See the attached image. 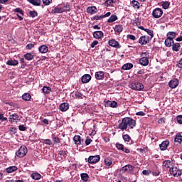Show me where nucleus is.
Listing matches in <instances>:
<instances>
[{
  "mask_svg": "<svg viewBox=\"0 0 182 182\" xmlns=\"http://www.w3.org/2000/svg\"><path fill=\"white\" fill-rule=\"evenodd\" d=\"M31 178H33V180H39L41 179V175L39 174V173H33L31 174Z\"/></svg>",
  "mask_w": 182,
  "mask_h": 182,
  "instance_id": "nucleus-41",
  "label": "nucleus"
},
{
  "mask_svg": "<svg viewBox=\"0 0 182 182\" xmlns=\"http://www.w3.org/2000/svg\"><path fill=\"white\" fill-rule=\"evenodd\" d=\"M63 13V12H69L70 11V6L66 4L64 6H62Z\"/></svg>",
  "mask_w": 182,
  "mask_h": 182,
  "instance_id": "nucleus-44",
  "label": "nucleus"
},
{
  "mask_svg": "<svg viewBox=\"0 0 182 182\" xmlns=\"http://www.w3.org/2000/svg\"><path fill=\"white\" fill-rule=\"evenodd\" d=\"M51 2H52V0H43V5H46V6H48V5H50Z\"/></svg>",
  "mask_w": 182,
  "mask_h": 182,
  "instance_id": "nucleus-55",
  "label": "nucleus"
},
{
  "mask_svg": "<svg viewBox=\"0 0 182 182\" xmlns=\"http://www.w3.org/2000/svg\"><path fill=\"white\" fill-rule=\"evenodd\" d=\"M19 63L17 60H9L6 62V65H9V66H17Z\"/></svg>",
  "mask_w": 182,
  "mask_h": 182,
  "instance_id": "nucleus-32",
  "label": "nucleus"
},
{
  "mask_svg": "<svg viewBox=\"0 0 182 182\" xmlns=\"http://www.w3.org/2000/svg\"><path fill=\"white\" fill-rule=\"evenodd\" d=\"M110 107H117V102L116 101H111V103H110Z\"/></svg>",
  "mask_w": 182,
  "mask_h": 182,
  "instance_id": "nucleus-53",
  "label": "nucleus"
},
{
  "mask_svg": "<svg viewBox=\"0 0 182 182\" xmlns=\"http://www.w3.org/2000/svg\"><path fill=\"white\" fill-rule=\"evenodd\" d=\"M169 173L173 177H180L181 176V170H180L176 164L169 169Z\"/></svg>",
  "mask_w": 182,
  "mask_h": 182,
  "instance_id": "nucleus-2",
  "label": "nucleus"
},
{
  "mask_svg": "<svg viewBox=\"0 0 182 182\" xmlns=\"http://www.w3.org/2000/svg\"><path fill=\"white\" fill-rule=\"evenodd\" d=\"M100 19H103V15H102V16H94L91 18V21H100Z\"/></svg>",
  "mask_w": 182,
  "mask_h": 182,
  "instance_id": "nucleus-47",
  "label": "nucleus"
},
{
  "mask_svg": "<svg viewBox=\"0 0 182 182\" xmlns=\"http://www.w3.org/2000/svg\"><path fill=\"white\" fill-rule=\"evenodd\" d=\"M117 19H118L117 16L113 14L107 20V22H108V23H112L113 22H115V21H117Z\"/></svg>",
  "mask_w": 182,
  "mask_h": 182,
  "instance_id": "nucleus-35",
  "label": "nucleus"
},
{
  "mask_svg": "<svg viewBox=\"0 0 182 182\" xmlns=\"http://www.w3.org/2000/svg\"><path fill=\"white\" fill-rule=\"evenodd\" d=\"M139 63L141 66H149V58L141 57V58L139 59Z\"/></svg>",
  "mask_w": 182,
  "mask_h": 182,
  "instance_id": "nucleus-17",
  "label": "nucleus"
},
{
  "mask_svg": "<svg viewBox=\"0 0 182 182\" xmlns=\"http://www.w3.org/2000/svg\"><path fill=\"white\" fill-rule=\"evenodd\" d=\"M162 16H163V10L161 9L156 8L153 10L152 16H154V18H155L156 19L159 18H161Z\"/></svg>",
  "mask_w": 182,
  "mask_h": 182,
  "instance_id": "nucleus-6",
  "label": "nucleus"
},
{
  "mask_svg": "<svg viewBox=\"0 0 182 182\" xmlns=\"http://www.w3.org/2000/svg\"><path fill=\"white\" fill-rule=\"evenodd\" d=\"M87 14H90V15H95V14H97V8L95 6L87 7Z\"/></svg>",
  "mask_w": 182,
  "mask_h": 182,
  "instance_id": "nucleus-14",
  "label": "nucleus"
},
{
  "mask_svg": "<svg viewBox=\"0 0 182 182\" xmlns=\"http://www.w3.org/2000/svg\"><path fill=\"white\" fill-rule=\"evenodd\" d=\"M34 56L31 53H27L24 55V59H26V60H32Z\"/></svg>",
  "mask_w": 182,
  "mask_h": 182,
  "instance_id": "nucleus-37",
  "label": "nucleus"
},
{
  "mask_svg": "<svg viewBox=\"0 0 182 182\" xmlns=\"http://www.w3.org/2000/svg\"><path fill=\"white\" fill-rule=\"evenodd\" d=\"M29 15H30L31 18H35V17L38 16V11H31L29 12Z\"/></svg>",
  "mask_w": 182,
  "mask_h": 182,
  "instance_id": "nucleus-48",
  "label": "nucleus"
},
{
  "mask_svg": "<svg viewBox=\"0 0 182 182\" xmlns=\"http://www.w3.org/2000/svg\"><path fill=\"white\" fill-rule=\"evenodd\" d=\"M52 14H63L62 6L58 5L52 10Z\"/></svg>",
  "mask_w": 182,
  "mask_h": 182,
  "instance_id": "nucleus-23",
  "label": "nucleus"
},
{
  "mask_svg": "<svg viewBox=\"0 0 182 182\" xmlns=\"http://www.w3.org/2000/svg\"><path fill=\"white\" fill-rule=\"evenodd\" d=\"M60 110L61 112H66L67 110H69V103L63 102V103L60 104Z\"/></svg>",
  "mask_w": 182,
  "mask_h": 182,
  "instance_id": "nucleus-20",
  "label": "nucleus"
},
{
  "mask_svg": "<svg viewBox=\"0 0 182 182\" xmlns=\"http://www.w3.org/2000/svg\"><path fill=\"white\" fill-rule=\"evenodd\" d=\"M108 45H109V46H112V48H120V43H119L115 39L109 40L108 41Z\"/></svg>",
  "mask_w": 182,
  "mask_h": 182,
  "instance_id": "nucleus-13",
  "label": "nucleus"
},
{
  "mask_svg": "<svg viewBox=\"0 0 182 182\" xmlns=\"http://www.w3.org/2000/svg\"><path fill=\"white\" fill-rule=\"evenodd\" d=\"M42 90L46 95H49V93L52 92V88H50V87L44 86Z\"/></svg>",
  "mask_w": 182,
  "mask_h": 182,
  "instance_id": "nucleus-38",
  "label": "nucleus"
},
{
  "mask_svg": "<svg viewBox=\"0 0 182 182\" xmlns=\"http://www.w3.org/2000/svg\"><path fill=\"white\" fill-rule=\"evenodd\" d=\"M112 4H114V0H107V1H105L104 5L105 6H112Z\"/></svg>",
  "mask_w": 182,
  "mask_h": 182,
  "instance_id": "nucleus-46",
  "label": "nucleus"
},
{
  "mask_svg": "<svg viewBox=\"0 0 182 182\" xmlns=\"http://www.w3.org/2000/svg\"><path fill=\"white\" fill-rule=\"evenodd\" d=\"M114 31L117 33H122V32H123V26L122 25H116L114 28Z\"/></svg>",
  "mask_w": 182,
  "mask_h": 182,
  "instance_id": "nucleus-29",
  "label": "nucleus"
},
{
  "mask_svg": "<svg viewBox=\"0 0 182 182\" xmlns=\"http://www.w3.org/2000/svg\"><path fill=\"white\" fill-rule=\"evenodd\" d=\"M10 131L11 132V133H14V134H15V133H16V127H11Z\"/></svg>",
  "mask_w": 182,
  "mask_h": 182,
  "instance_id": "nucleus-63",
  "label": "nucleus"
},
{
  "mask_svg": "<svg viewBox=\"0 0 182 182\" xmlns=\"http://www.w3.org/2000/svg\"><path fill=\"white\" fill-rule=\"evenodd\" d=\"M122 69L123 70H130V69H133V64L132 63H127L122 65Z\"/></svg>",
  "mask_w": 182,
  "mask_h": 182,
  "instance_id": "nucleus-27",
  "label": "nucleus"
},
{
  "mask_svg": "<svg viewBox=\"0 0 182 182\" xmlns=\"http://www.w3.org/2000/svg\"><path fill=\"white\" fill-rule=\"evenodd\" d=\"M178 80L177 78H173L171 80L168 82V86L171 89H176L178 86Z\"/></svg>",
  "mask_w": 182,
  "mask_h": 182,
  "instance_id": "nucleus-11",
  "label": "nucleus"
},
{
  "mask_svg": "<svg viewBox=\"0 0 182 182\" xmlns=\"http://www.w3.org/2000/svg\"><path fill=\"white\" fill-rule=\"evenodd\" d=\"M122 151H124V153H127L129 154L130 153V149H127V148H123Z\"/></svg>",
  "mask_w": 182,
  "mask_h": 182,
  "instance_id": "nucleus-64",
  "label": "nucleus"
},
{
  "mask_svg": "<svg viewBox=\"0 0 182 182\" xmlns=\"http://www.w3.org/2000/svg\"><path fill=\"white\" fill-rule=\"evenodd\" d=\"M92 80V76L89 74L84 75L81 78V82L83 83H89Z\"/></svg>",
  "mask_w": 182,
  "mask_h": 182,
  "instance_id": "nucleus-15",
  "label": "nucleus"
},
{
  "mask_svg": "<svg viewBox=\"0 0 182 182\" xmlns=\"http://www.w3.org/2000/svg\"><path fill=\"white\" fill-rule=\"evenodd\" d=\"M174 43V40H171L167 37V38L165 40L164 44L165 46L167 48L171 47V44L173 45Z\"/></svg>",
  "mask_w": 182,
  "mask_h": 182,
  "instance_id": "nucleus-31",
  "label": "nucleus"
},
{
  "mask_svg": "<svg viewBox=\"0 0 182 182\" xmlns=\"http://www.w3.org/2000/svg\"><path fill=\"white\" fill-rule=\"evenodd\" d=\"M169 7H170V2L168 1L162 2V8L164 9H168Z\"/></svg>",
  "mask_w": 182,
  "mask_h": 182,
  "instance_id": "nucleus-42",
  "label": "nucleus"
},
{
  "mask_svg": "<svg viewBox=\"0 0 182 182\" xmlns=\"http://www.w3.org/2000/svg\"><path fill=\"white\" fill-rule=\"evenodd\" d=\"M159 124H164L166 123V119L164 118H161L159 121H158Z\"/></svg>",
  "mask_w": 182,
  "mask_h": 182,
  "instance_id": "nucleus-59",
  "label": "nucleus"
},
{
  "mask_svg": "<svg viewBox=\"0 0 182 182\" xmlns=\"http://www.w3.org/2000/svg\"><path fill=\"white\" fill-rule=\"evenodd\" d=\"M139 80L143 81V80H146V79L147 78V75H138L137 76Z\"/></svg>",
  "mask_w": 182,
  "mask_h": 182,
  "instance_id": "nucleus-51",
  "label": "nucleus"
},
{
  "mask_svg": "<svg viewBox=\"0 0 182 182\" xmlns=\"http://www.w3.org/2000/svg\"><path fill=\"white\" fill-rule=\"evenodd\" d=\"M176 164L171 160H165L163 161V166L165 168H169V170L175 165Z\"/></svg>",
  "mask_w": 182,
  "mask_h": 182,
  "instance_id": "nucleus-9",
  "label": "nucleus"
},
{
  "mask_svg": "<svg viewBox=\"0 0 182 182\" xmlns=\"http://www.w3.org/2000/svg\"><path fill=\"white\" fill-rule=\"evenodd\" d=\"M176 122L179 124H182V115H178L176 117Z\"/></svg>",
  "mask_w": 182,
  "mask_h": 182,
  "instance_id": "nucleus-50",
  "label": "nucleus"
},
{
  "mask_svg": "<svg viewBox=\"0 0 182 182\" xmlns=\"http://www.w3.org/2000/svg\"><path fill=\"white\" fill-rule=\"evenodd\" d=\"M116 147H117V150H123L124 146L120 143H117Z\"/></svg>",
  "mask_w": 182,
  "mask_h": 182,
  "instance_id": "nucleus-49",
  "label": "nucleus"
},
{
  "mask_svg": "<svg viewBox=\"0 0 182 182\" xmlns=\"http://www.w3.org/2000/svg\"><path fill=\"white\" fill-rule=\"evenodd\" d=\"M81 137L79 135H75L73 138V140L75 141V144H81V141H80Z\"/></svg>",
  "mask_w": 182,
  "mask_h": 182,
  "instance_id": "nucleus-39",
  "label": "nucleus"
},
{
  "mask_svg": "<svg viewBox=\"0 0 182 182\" xmlns=\"http://www.w3.org/2000/svg\"><path fill=\"white\" fill-rule=\"evenodd\" d=\"M122 171H124V173H132V171H134V166L132 165H125L122 168Z\"/></svg>",
  "mask_w": 182,
  "mask_h": 182,
  "instance_id": "nucleus-10",
  "label": "nucleus"
},
{
  "mask_svg": "<svg viewBox=\"0 0 182 182\" xmlns=\"http://www.w3.org/2000/svg\"><path fill=\"white\" fill-rule=\"evenodd\" d=\"M67 154H68V151H66L65 150H62V151H58L55 154V158L57 159V160L58 161H60L61 160H63V159H66Z\"/></svg>",
  "mask_w": 182,
  "mask_h": 182,
  "instance_id": "nucleus-7",
  "label": "nucleus"
},
{
  "mask_svg": "<svg viewBox=\"0 0 182 182\" xmlns=\"http://www.w3.org/2000/svg\"><path fill=\"white\" fill-rule=\"evenodd\" d=\"M129 87L132 90H143L144 89V85L141 82H132L129 85Z\"/></svg>",
  "mask_w": 182,
  "mask_h": 182,
  "instance_id": "nucleus-4",
  "label": "nucleus"
},
{
  "mask_svg": "<svg viewBox=\"0 0 182 182\" xmlns=\"http://www.w3.org/2000/svg\"><path fill=\"white\" fill-rule=\"evenodd\" d=\"M28 153V148H26L25 146H21L19 149L16 152V155L17 157H25L26 156V154Z\"/></svg>",
  "mask_w": 182,
  "mask_h": 182,
  "instance_id": "nucleus-3",
  "label": "nucleus"
},
{
  "mask_svg": "<svg viewBox=\"0 0 182 182\" xmlns=\"http://www.w3.org/2000/svg\"><path fill=\"white\" fill-rule=\"evenodd\" d=\"M100 161V156L97 155V156H90L88 158V163L90 164H93L95 163H99Z\"/></svg>",
  "mask_w": 182,
  "mask_h": 182,
  "instance_id": "nucleus-8",
  "label": "nucleus"
},
{
  "mask_svg": "<svg viewBox=\"0 0 182 182\" xmlns=\"http://www.w3.org/2000/svg\"><path fill=\"white\" fill-rule=\"evenodd\" d=\"M95 79H97V80H103V79H105V73L103 71L96 72Z\"/></svg>",
  "mask_w": 182,
  "mask_h": 182,
  "instance_id": "nucleus-16",
  "label": "nucleus"
},
{
  "mask_svg": "<svg viewBox=\"0 0 182 182\" xmlns=\"http://www.w3.org/2000/svg\"><path fill=\"white\" fill-rule=\"evenodd\" d=\"M105 163L107 167H110L113 164V159L112 158H107L105 159Z\"/></svg>",
  "mask_w": 182,
  "mask_h": 182,
  "instance_id": "nucleus-36",
  "label": "nucleus"
},
{
  "mask_svg": "<svg viewBox=\"0 0 182 182\" xmlns=\"http://www.w3.org/2000/svg\"><path fill=\"white\" fill-rule=\"evenodd\" d=\"M151 41V38L149 36H142L139 39V43L140 45H147Z\"/></svg>",
  "mask_w": 182,
  "mask_h": 182,
  "instance_id": "nucleus-5",
  "label": "nucleus"
},
{
  "mask_svg": "<svg viewBox=\"0 0 182 182\" xmlns=\"http://www.w3.org/2000/svg\"><path fill=\"white\" fill-rule=\"evenodd\" d=\"M128 126L131 127V129H133L136 127V121L130 117L124 118L122 123L119 124L118 127L121 130H126Z\"/></svg>",
  "mask_w": 182,
  "mask_h": 182,
  "instance_id": "nucleus-1",
  "label": "nucleus"
},
{
  "mask_svg": "<svg viewBox=\"0 0 182 182\" xmlns=\"http://www.w3.org/2000/svg\"><path fill=\"white\" fill-rule=\"evenodd\" d=\"M28 2L34 6H41L42 5V1L41 0H28Z\"/></svg>",
  "mask_w": 182,
  "mask_h": 182,
  "instance_id": "nucleus-24",
  "label": "nucleus"
},
{
  "mask_svg": "<svg viewBox=\"0 0 182 182\" xmlns=\"http://www.w3.org/2000/svg\"><path fill=\"white\" fill-rule=\"evenodd\" d=\"M8 120V118L4 117V114H0V121L1 122H6Z\"/></svg>",
  "mask_w": 182,
  "mask_h": 182,
  "instance_id": "nucleus-58",
  "label": "nucleus"
},
{
  "mask_svg": "<svg viewBox=\"0 0 182 182\" xmlns=\"http://www.w3.org/2000/svg\"><path fill=\"white\" fill-rule=\"evenodd\" d=\"M75 96L77 99H83V94L79 91L75 92Z\"/></svg>",
  "mask_w": 182,
  "mask_h": 182,
  "instance_id": "nucleus-45",
  "label": "nucleus"
},
{
  "mask_svg": "<svg viewBox=\"0 0 182 182\" xmlns=\"http://www.w3.org/2000/svg\"><path fill=\"white\" fill-rule=\"evenodd\" d=\"M181 48V45H180L179 43H173L172 44V50H173V52H178Z\"/></svg>",
  "mask_w": 182,
  "mask_h": 182,
  "instance_id": "nucleus-28",
  "label": "nucleus"
},
{
  "mask_svg": "<svg viewBox=\"0 0 182 182\" xmlns=\"http://www.w3.org/2000/svg\"><path fill=\"white\" fill-rule=\"evenodd\" d=\"M44 143H45V144H48V146H50L52 144V140H50V139H46Z\"/></svg>",
  "mask_w": 182,
  "mask_h": 182,
  "instance_id": "nucleus-62",
  "label": "nucleus"
},
{
  "mask_svg": "<svg viewBox=\"0 0 182 182\" xmlns=\"http://www.w3.org/2000/svg\"><path fill=\"white\" fill-rule=\"evenodd\" d=\"M150 173H151V171L149 170H144L142 171V174H144V176H150Z\"/></svg>",
  "mask_w": 182,
  "mask_h": 182,
  "instance_id": "nucleus-56",
  "label": "nucleus"
},
{
  "mask_svg": "<svg viewBox=\"0 0 182 182\" xmlns=\"http://www.w3.org/2000/svg\"><path fill=\"white\" fill-rule=\"evenodd\" d=\"M96 45H99V41H94L91 43V48H95V46H96Z\"/></svg>",
  "mask_w": 182,
  "mask_h": 182,
  "instance_id": "nucleus-60",
  "label": "nucleus"
},
{
  "mask_svg": "<svg viewBox=\"0 0 182 182\" xmlns=\"http://www.w3.org/2000/svg\"><path fill=\"white\" fill-rule=\"evenodd\" d=\"M139 29H141V31H144L145 32H146V33H148V35H149V36H151V38H149V39H153V38H154V31H153V30H150L149 28H144V27L140 26L138 27Z\"/></svg>",
  "mask_w": 182,
  "mask_h": 182,
  "instance_id": "nucleus-12",
  "label": "nucleus"
},
{
  "mask_svg": "<svg viewBox=\"0 0 182 182\" xmlns=\"http://www.w3.org/2000/svg\"><path fill=\"white\" fill-rule=\"evenodd\" d=\"M168 144H170V141H164L160 145V150L164 151L167 150V147H168Z\"/></svg>",
  "mask_w": 182,
  "mask_h": 182,
  "instance_id": "nucleus-21",
  "label": "nucleus"
},
{
  "mask_svg": "<svg viewBox=\"0 0 182 182\" xmlns=\"http://www.w3.org/2000/svg\"><path fill=\"white\" fill-rule=\"evenodd\" d=\"M81 180L83 181H89V175L87 173H81Z\"/></svg>",
  "mask_w": 182,
  "mask_h": 182,
  "instance_id": "nucleus-40",
  "label": "nucleus"
},
{
  "mask_svg": "<svg viewBox=\"0 0 182 182\" xmlns=\"http://www.w3.org/2000/svg\"><path fill=\"white\" fill-rule=\"evenodd\" d=\"M23 100H25L26 102H29L31 99H32V96H31V94L29 93H25L22 96Z\"/></svg>",
  "mask_w": 182,
  "mask_h": 182,
  "instance_id": "nucleus-34",
  "label": "nucleus"
},
{
  "mask_svg": "<svg viewBox=\"0 0 182 182\" xmlns=\"http://www.w3.org/2000/svg\"><path fill=\"white\" fill-rule=\"evenodd\" d=\"M13 11L14 12H16L17 14H19L20 15H22V16H23L24 15L23 10H22L21 8L14 9Z\"/></svg>",
  "mask_w": 182,
  "mask_h": 182,
  "instance_id": "nucleus-43",
  "label": "nucleus"
},
{
  "mask_svg": "<svg viewBox=\"0 0 182 182\" xmlns=\"http://www.w3.org/2000/svg\"><path fill=\"white\" fill-rule=\"evenodd\" d=\"M16 170H18V167L15 166H11L6 168V171L9 174H11V173H14V171H16Z\"/></svg>",
  "mask_w": 182,
  "mask_h": 182,
  "instance_id": "nucleus-30",
  "label": "nucleus"
},
{
  "mask_svg": "<svg viewBox=\"0 0 182 182\" xmlns=\"http://www.w3.org/2000/svg\"><path fill=\"white\" fill-rule=\"evenodd\" d=\"M132 5L134 9H140V2L133 0L132 1Z\"/></svg>",
  "mask_w": 182,
  "mask_h": 182,
  "instance_id": "nucleus-33",
  "label": "nucleus"
},
{
  "mask_svg": "<svg viewBox=\"0 0 182 182\" xmlns=\"http://www.w3.org/2000/svg\"><path fill=\"white\" fill-rule=\"evenodd\" d=\"M38 50L40 53H48V50H49V48L45 45H43L38 48Z\"/></svg>",
  "mask_w": 182,
  "mask_h": 182,
  "instance_id": "nucleus-25",
  "label": "nucleus"
},
{
  "mask_svg": "<svg viewBox=\"0 0 182 182\" xmlns=\"http://www.w3.org/2000/svg\"><path fill=\"white\" fill-rule=\"evenodd\" d=\"M93 36L95 39H100L101 38H103L104 33L100 31H95L93 33Z\"/></svg>",
  "mask_w": 182,
  "mask_h": 182,
  "instance_id": "nucleus-22",
  "label": "nucleus"
},
{
  "mask_svg": "<svg viewBox=\"0 0 182 182\" xmlns=\"http://www.w3.org/2000/svg\"><path fill=\"white\" fill-rule=\"evenodd\" d=\"M127 39H130L131 41H136V36L129 34L127 36Z\"/></svg>",
  "mask_w": 182,
  "mask_h": 182,
  "instance_id": "nucleus-52",
  "label": "nucleus"
},
{
  "mask_svg": "<svg viewBox=\"0 0 182 182\" xmlns=\"http://www.w3.org/2000/svg\"><path fill=\"white\" fill-rule=\"evenodd\" d=\"M166 36L168 39L174 41V39L176 38V36H177V33L174 31H169L166 34Z\"/></svg>",
  "mask_w": 182,
  "mask_h": 182,
  "instance_id": "nucleus-26",
  "label": "nucleus"
},
{
  "mask_svg": "<svg viewBox=\"0 0 182 182\" xmlns=\"http://www.w3.org/2000/svg\"><path fill=\"white\" fill-rule=\"evenodd\" d=\"M33 48H35V44L29 43V44H27V46H26V49H28V50H31Z\"/></svg>",
  "mask_w": 182,
  "mask_h": 182,
  "instance_id": "nucleus-54",
  "label": "nucleus"
},
{
  "mask_svg": "<svg viewBox=\"0 0 182 182\" xmlns=\"http://www.w3.org/2000/svg\"><path fill=\"white\" fill-rule=\"evenodd\" d=\"M18 129L21 132H25V130H26V127H25V125L18 126Z\"/></svg>",
  "mask_w": 182,
  "mask_h": 182,
  "instance_id": "nucleus-57",
  "label": "nucleus"
},
{
  "mask_svg": "<svg viewBox=\"0 0 182 182\" xmlns=\"http://www.w3.org/2000/svg\"><path fill=\"white\" fill-rule=\"evenodd\" d=\"M92 140L90 138H87L86 140H85V144L86 146H89V144H90L92 143Z\"/></svg>",
  "mask_w": 182,
  "mask_h": 182,
  "instance_id": "nucleus-61",
  "label": "nucleus"
},
{
  "mask_svg": "<svg viewBox=\"0 0 182 182\" xmlns=\"http://www.w3.org/2000/svg\"><path fill=\"white\" fill-rule=\"evenodd\" d=\"M174 141L176 144V146H178V144H182V136L181 134L178 133L176 135Z\"/></svg>",
  "mask_w": 182,
  "mask_h": 182,
  "instance_id": "nucleus-18",
  "label": "nucleus"
},
{
  "mask_svg": "<svg viewBox=\"0 0 182 182\" xmlns=\"http://www.w3.org/2000/svg\"><path fill=\"white\" fill-rule=\"evenodd\" d=\"M122 139H123L125 143H127V144H132V138L130 137V136L129 134H123Z\"/></svg>",
  "mask_w": 182,
  "mask_h": 182,
  "instance_id": "nucleus-19",
  "label": "nucleus"
}]
</instances>
